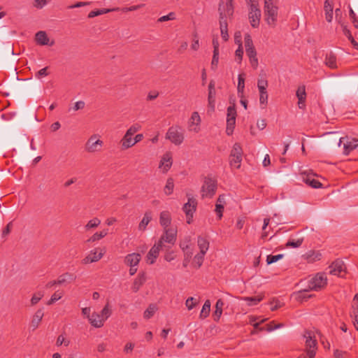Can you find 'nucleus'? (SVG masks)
<instances>
[{
    "instance_id": "6e6d98bb",
    "label": "nucleus",
    "mask_w": 358,
    "mask_h": 358,
    "mask_svg": "<svg viewBox=\"0 0 358 358\" xmlns=\"http://www.w3.org/2000/svg\"><path fill=\"white\" fill-rule=\"evenodd\" d=\"M219 62V52H213V59L211 62V69L215 70Z\"/></svg>"
},
{
    "instance_id": "a211bd4d",
    "label": "nucleus",
    "mask_w": 358,
    "mask_h": 358,
    "mask_svg": "<svg viewBox=\"0 0 358 358\" xmlns=\"http://www.w3.org/2000/svg\"><path fill=\"white\" fill-rule=\"evenodd\" d=\"M164 250V249L161 247L160 245L155 243L150 250L147 255V261L150 262V264H152L155 262L156 259L159 256V253L160 250Z\"/></svg>"
},
{
    "instance_id": "052dcab7",
    "label": "nucleus",
    "mask_w": 358,
    "mask_h": 358,
    "mask_svg": "<svg viewBox=\"0 0 358 358\" xmlns=\"http://www.w3.org/2000/svg\"><path fill=\"white\" fill-rule=\"evenodd\" d=\"M222 314V309H219V308H215V310L213 314V320L215 322H218L220 319Z\"/></svg>"
},
{
    "instance_id": "7ed1b4c3",
    "label": "nucleus",
    "mask_w": 358,
    "mask_h": 358,
    "mask_svg": "<svg viewBox=\"0 0 358 358\" xmlns=\"http://www.w3.org/2000/svg\"><path fill=\"white\" fill-rule=\"evenodd\" d=\"M139 124L136 123L131 125L126 131L122 138L120 140L121 150H125L135 145L133 136L141 129Z\"/></svg>"
},
{
    "instance_id": "bf43d9fd",
    "label": "nucleus",
    "mask_w": 358,
    "mask_h": 358,
    "mask_svg": "<svg viewBox=\"0 0 358 358\" xmlns=\"http://www.w3.org/2000/svg\"><path fill=\"white\" fill-rule=\"evenodd\" d=\"M108 303H107L103 308L101 310V315H103V317L105 319V320L110 315V310L108 308Z\"/></svg>"
},
{
    "instance_id": "4be33fe9",
    "label": "nucleus",
    "mask_w": 358,
    "mask_h": 358,
    "mask_svg": "<svg viewBox=\"0 0 358 358\" xmlns=\"http://www.w3.org/2000/svg\"><path fill=\"white\" fill-rule=\"evenodd\" d=\"M90 324L96 328H99L103 326L105 319L103 317V315L97 313H93L89 320Z\"/></svg>"
},
{
    "instance_id": "e433bc0d",
    "label": "nucleus",
    "mask_w": 358,
    "mask_h": 358,
    "mask_svg": "<svg viewBox=\"0 0 358 358\" xmlns=\"http://www.w3.org/2000/svg\"><path fill=\"white\" fill-rule=\"evenodd\" d=\"M100 224L101 220L98 217H94L85 225V229L86 231H88L91 229L96 228Z\"/></svg>"
},
{
    "instance_id": "c03bdc74",
    "label": "nucleus",
    "mask_w": 358,
    "mask_h": 358,
    "mask_svg": "<svg viewBox=\"0 0 358 358\" xmlns=\"http://www.w3.org/2000/svg\"><path fill=\"white\" fill-rule=\"evenodd\" d=\"M283 326L284 324L282 323L276 324L275 321H272L265 325V331H271Z\"/></svg>"
},
{
    "instance_id": "f03ea898",
    "label": "nucleus",
    "mask_w": 358,
    "mask_h": 358,
    "mask_svg": "<svg viewBox=\"0 0 358 358\" xmlns=\"http://www.w3.org/2000/svg\"><path fill=\"white\" fill-rule=\"evenodd\" d=\"M303 337L306 338L305 347H306V355H301L299 358H314L317 349V341L310 331H306Z\"/></svg>"
},
{
    "instance_id": "864d4df0",
    "label": "nucleus",
    "mask_w": 358,
    "mask_h": 358,
    "mask_svg": "<svg viewBox=\"0 0 358 358\" xmlns=\"http://www.w3.org/2000/svg\"><path fill=\"white\" fill-rule=\"evenodd\" d=\"M224 205L222 203H216L215 211L217 213L218 220H221L223 216Z\"/></svg>"
},
{
    "instance_id": "39448f33",
    "label": "nucleus",
    "mask_w": 358,
    "mask_h": 358,
    "mask_svg": "<svg viewBox=\"0 0 358 358\" xmlns=\"http://www.w3.org/2000/svg\"><path fill=\"white\" fill-rule=\"evenodd\" d=\"M177 231L175 229H164V233L161 236L159 240L157 243L160 245L161 247L164 249L170 248L173 245L176 241Z\"/></svg>"
},
{
    "instance_id": "338daca9",
    "label": "nucleus",
    "mask_w": 358,
    "mask_h": 358,
    "mask_svg": "<svg viewBox=\"0 0 358 358\" xmlns=\"http://www.w3.org/2000/svg\"><path fill=\"white\" fill-rule=\"evenodd\" d=\"M69 341L65 342V338L62 335H60L57 337V339L56 341V344L57 346H60L62 344H64L65 346H67V345H69Z\"/></svg>"
},
{
    "instance_id": "4c0bfd02",
    "label": "nucleus",
    "mask_w": 358,
    "mask_h": 358,
    "mask_svg": "<svg viewBox=\"0 0 358 358\" xmlns=\"http://www.w3.org/2000/svg\"><path fill=\"white\" fill-rule=\"evenodd\" d=\"M174 188L173 180L171 178H168L164 191L165 194L170 195L173 193Z\"/></svg>"
},
{
    "instance_id": "5701e85b",
    "label": "nucleus",
    "mask_w": 358,
    "mask_h": 358,
    "mask_svg": "<svg viewBox=\"0 0 358 358\" xmlns=\"http://www.w3.org/2000/svg\"><path fill=\"white\" fill-rule=\"evenodd\" d=\"M296 96L299 99L298 106L300 108H303L305 107V101L306 99V87L304 85L300 86L298 87L296 90Z\"/></svg>"
},
{
    "instance_id": "473e14b6",
    "label": "nucleus",
    "mask_w": 358,
    "mask_h": 358,
    "mask_svg": "<svg viewBox=\"0 0 358 358\" xmlns=\"http://www.w3.org/2000/svg\"><path fill=\"white\" fill-rule=\"evenodd\" d=\"M197 245L200 250V252L206 253L209 248V241L205 237L199 236L197 239Z\"/></svg>"
},
{
    "instance_id": "f8f14e48",
    "label": "nucleus",
    "mask_w": 358,
    "mask_h": 358,
    "mask_svg": "<svg viewBox=\"0 0 358 358\" xmlns=\"http://www.w3.org/2000/svg\"><path fill=\"white\" fill-rule=\"evenodd\" d=\"M105 253L104 249L96 248L92 250L90 253L82 259V264H89L99 261Z\"/></svg>"
},
{
    "instance_id": "09e8293b",
    "label": "nucleus",
    "mask_w": 358,
    "mask_h": 358,
    "mask_svg": "<svg viewBox=\"0 0 358 358\" xmlns=\"http://www.w3.org/2000/svg\"><path fill=\"white\" fill-rule=\"evenodd\" d=\"M63 296L62 292H55L51 296L50 299L48 301V305H51L57 301L59 300Z\"/></svg>"
},
{
    "instance_id": "a18cd8bd",
    "label": "nucleus",
    "mask_w": 358,
    "mask_h": 358,
    "mask_svg": "<svg viewBox=\"0 0 358 358\" xmlns=\"http://www.w3.org/2000/svg\"><path fill=\"white\" fill-rule=\"evenodd\" d=\"M208 112L211 111L213 112L215 110V94H209L208 96Z\"/></svg>"
},
{
    "instance_id": "c756f323",
    "label": "nucleus",
    "mask_w": 358,
    "mask_h": 358,
    "mask_svg": "<svg viewBox=\"0 0 358 358\" xmlns=\"http://www.w3.org/2000/svg\"><path fill=\"white\" fill-rule=\"evenodd\" d=\"M76 278V277L73 273L66 272L58 277L57 282L58 285H62L65 282H71L75 280Z\"/></svg>"
},
{
    "instance_id": "6ab92c4d",
    "label": "nucleus",
    "mask_w": 358,
    "mask_h": 358,
    "mask_svg": "<svg viewBox=\"0 0 358 358\" xmlns=\"http://www.w3.org/2000/svg\"><path fill=\"white\" fill-rule=\"evenodd\" d=\"M322 255L320 251L310 250L303 255L304 259L309 264L320 261Z\"/></svg>"
},
{
    "instance_id": "774afa93",
    "label": "nucleus",
    "mask_w": 358,
    "mask_h": 358,
    "mask_svg": "<svg viewBox=\"0 0 358 358\" xmlns=\"http://www.w3.org/2000/svg\"><path fill=\"white\" fill-rule=\"evenodd\" d=\"M48 75V67H45V68H43L41 69V70H39L37 73L36 74V76L38 78H40L43 76H46Z\"/></svg>"
},
{
    "instance_id": "b1692460",
    "label": "nucleus",
    "mask_w": 358,
    "mask_h": 358,
    "mask_svg": "<svg viewBox=\"0 0 358 358\" xmlns=\"http://www.w3.org/2000/svg\"><path fill=\"white\" fill-rule=\"evenodd\" d=\"M324 10L325 12V18L328 22H331L333 20V2L331 0H326L324 3Z\"/></svg>"
},
{
    "instance_id": "680f3d73",
    "label": "nucleus",
    "mask_w": 358,
    "mask_h": 358,
    "mask_svg": "<svg viewBox=\"0 0 358 358\" xmlns=\"http://www.w3.org/2000/svg\"><path fill=\"white\" fill-rule=\"evenodd\" d=\"M183 252L185 256V261L189 262L193 255V250L192 247L190 246V250H185V251H183Z\"/></svg>"
},
{
    "instance_id": "aec40b11",
    "label": "nucleus",
    "mask_w": 358,
    "mask_h": 358,
    "mask_svg": "<svg viewBox=\"0 0 358 358\" xmlns=\"http://www.w3.org/2000/svg\"><path fill=\"white\" fill-rule=\"evenodd\" d=\"M141 259L138 253H131L127 255L124 259V263L129 266H137Z\"/></svg>"
},
{
    "instance_id": "f257e3e1",
    "label": "nucleus",
    "mask_w": 358,
    "mask_h": 358,
    "mask_svg": "<svg viewBox=\"0 0 358 358\" xmlns=\"http://www.w3.org/2000/svg\"><path fill=\"white\" fill-rule=\"evenodd\" d=\"M264 17L266 23L271 27H275L278 20V7L273 0H264Z\"/></svg>"
},
{
    "instance_id": "cd10ccee",
    "label": "nucleus",
    "mask_w": 358,
    "mask_h": 358,
    "mask_svg": "<svg viewBox=\"0 0 358 358\" xmlns=\"http://www.w3.org/2000/svg\"><path fill=\"white\" fill-rule=\"evenodd\" d=\"M43 311L42 309H38L34 314V315L32 317L31 322V327L33 328V329H36L38 328L40 322L42 320V318L43 317Z\"/></svg>"
},
{
    "instance_id": "1a4fd4ad",
    "label": "nucleus",
    "mask_w": 358,
    "mask_h": 358,
    "mask_svg": "<svg viewBox=\"0 0 358 358\" xmlns=\"http://www.w3.org/2000/svg\"><path fill=\"white\" fill-rule=\"evenodd\" d=\"M327 285V278L324 273H317L308 282V288L310 290L318 291Z\"/></svg>"
},
{
    "instance_id": "8fccbe9b",
    "label": "nucleus",
    "mask_w": 358,
    "mask_h": 358,
    "mask_svg": "<svg viewBox=\"0 0 358 358\" xmlns=\"http://www.w3.org/2000/svg\"><path fill=\"white\" fill-rule=\"evenodd\" d=\"M283 257V255L279 254L276 255H268L266 257V262L268 264H273L274 262H276L277 261L280 260Z\"/></svg>"
},
{
    "instance_id": "ddd939ff",
    "label": "nucleus",
    "mask_w": 358,
    "mask_h": 358,
    "mask_svg": "<svg viewBox=\"0 0 358 358\" xmlns=\"http://www.w3.org/2000/svg\"><path fill=\"white\" fill-rule=\"evenodd\" d=\"M248 17L251 26L254 28L258 27L261 17V10L259 6L250 5Z\"/></svg>"
},
{
    "instance_id": "2f4dec72",
    "label": "nucleus",
    "mask_w": 358,
    "mask_h": 358,
    "mask_svg": "<svg viewBox=\"0 0 358 358\" xmlns=\"http://www.w3.org/2000/svg\"><path fill=\"white\" fill-rule=\"evenodd\" d=\"M325 64L331 69H337L336 57L334 53L330 52L327 54Z\"/></svg>"
},
{
    "instance_id": "f704fd0d",
    "label": "nucleus",
    "mask_w": 358,
    "mask_h": 358,
    "mask_svg": "<svg viewBox=\"0 0 358 358\" xmlns=\"http://www.w3.org/2000/svg\"><path fill=\"white\" fill-rule=\"evenodd\" d=\"M205 255V253L199 252L194 256L192 262V265L194 267L196 268H199L201 266L204 260Z\"/></svg>"
},
{
    "instance_id": "423d86ee",
    "label": "nucleus",
    "mask_w": 358,
    "mask_h": 358,
    "mask_svg": "<svg viewBox=\"0 0 358 358\" xmlns=\"http://www.w3.org/2000/svg\"><path fill=\"white\" fill-rule=\"evenodd\" d=\"M217 187V180L210 176L204 178L203 184L201 187V197H213L216 192Z\"/></svg>"
},
{
    "instance_id": "79ce46f5",
    "label": "nucleus",
    "mask_w": 358,
    "mask_h": 358,
    "mask_svg": "<svg viewBox=\"0 0 358 358\" xmlns=\"http://www.w3.org/2000/svg\"><path fill=\"white\" fill-rule=\"evenodd\" d=\"M236 41L238 43V48L235 52V56L238 59V63H241L243 59V50L242 47V43L241 40L237 41V38H235Z\"/></svg>"
},
{
    "instance_id": "4468645a",
    "label": "nucleus",
    "mask_w": 358,
    "mask_h": 358,
    "mask_svg": "<svg viewBox=\"0 0 358 358\" xmlns=\"http://www.w3.org/2000/svg\"><path fill=\"white\" fill-rule=\"evenodd\" d=\"M329 273L334 275L343 277L345 273V265L341 259H336L329 266Z\"/></svg>"
},
{
    "instance_id": "5fc2aeb1",
    "label": "nucleus",
    "mask_w": 358,
    "mask_h": 358,
    "mask_svg": "<svg viewBox=\"0 0 358 358\" xmlns=\"http://www.w3.org/2000/svg\"><path fill=\"white\" fill-rule=\"evenodd\" d=\"M234 13L233 0H227L226 3V12L224 14L227 15H232Z\"/></svg>"
},
{
    "instance_id": "0eeeda50",
    "label": "nucleus",
    "mask_w": 358,
    "mask_h": 358,
    "mask_svg": "<svg viewBox=\"0 0 358 358\" xmlns=\"http://www.w3.org/2000/svg\"><path fill=\"white\" fill-rule=\"evenodd\" d=\"M166 138L176 145H180L184 141V134L182 128L178 125L169 127L166 134Z\"/></svg>"
},
{
    "instance_id": "393cba45",
    "label": "nucleus",
    "mask_w": 358,
    "mask_h": 358,
    "mask_svg": "<svg viewBox=\"0 0 358 358\" xmlns=\"http://www.w3.org/2000/svg\"><path fill=\"white\" fill-rule=\"evenodd\" d=\"M146 277L144 273H140L135 278L131 289L134 292H137L145 282Z\"/></svg>"
},
{
    "instance_id": "603ef678",
    "label": "nucleus",
    "mask_w": 358,
    "mask_h": 358,
    "mask_svg": "<svg viewBox=\"0 0 358 358\" xmlns=\"http://www.w3.org/2000/svg\"><path fill=\"white\" fill-rule=\"evenodd\" d=\"M175 19H176V13H173V12H171V13H169L166 15H164V16L160 17L157 20V22H166V21H169V20H173Z\"/></svg>"
},
{
    "instance_id": "58836bf2",
    "label": "nucleus",
    "mask_w": 358,
    "mask_h": 358,
    "mask_svg": "<svg viewBox=\"0 0 358 358\" xmlns=\"http://www.w3.org/2000/svg\"><path fill=\"white\" fill-rule=\"evenodd\" d=\"M157 306L155 304H150L148 308L145 310L143 316L145 319H150L151 318L155 311L157 310Z\"/></svg>"
},
{
    "instance_id": "dca6fc26",
    "label": "nucleus",
    "mask_w": 358,
    "mask_h": 358,
    "mask_svg": "<svg viewBox=\"0 0 358 358\" xmlns=\"http://www.w3.org/2000/svg\"><path fill=\"white\" fill-rule=\"evenodd\" d=\"M201 117L198 112H193L188 122L189 131L198 133L200 131Z\"/></svg>"
},
{
    "instance_id": "f3484780",
    "label": "nucleus",
    "mask_w": 358,
    "mask_h": 358,
    "mask_svg": "<svg viewBox=\"0 0 358 358\" xmlns=\"http://www.w3.org/2000/svg\"><path fill=\"white\" fill-rule=\"evenodd\" d=\"M172 155L171 152H166L162 157L159 168L163 169V173H166L172 166Z\"/></svg>"
},
{
    "instance_id": "e2e57ef3",
    "label": "nucleus",
    "mask_w": 358,
    "mask_h": 358,
    "mask_svg": "<svg viewBox=\"0 0 358 358\" xmlns=\"http://www.w3.org/2000/svg\"><path fill=\"white\" fill-rule=\"evenodd\" d=\"M47 3L46 0H34V7L37 8H43Z\"/></svg>"
},
{
    "instance_id": "13d9d810",
    "label": "nucleus",
    "mask_w": 358,
    "mask_h": 358,
    "mask_svg": "<svg viewBox=\"0 0 358 358\" xmlns=\"http://www.w3.org/2000/svg\"><path fill=\"white\" fill-rule=\"evenodd\" d=\"M269 222H270V219L269 218H264V224H263V227H262V230L264 231L262 234V239H265L267 236H268V234L267 232L265 231L267 226L269 224Z\"/></svg>"
},
{
    "instance_id": "4d7b16f0",
    "label": "nucleus",
    "mask_w": 358,
    "mask_h": 358,
    "mask_svg": "<svg viewBox=\"0 0 358 358\" xmlns=\"http://www.w3.org/2000/svg\"><path fill=\"white\" fill-rule=\"evenodd\" d=\"M43 296V294L41 292L35 293L31 299V305L36 304L42 299Z\"/></svg>"
},
{
    "instance_id": "37998d69",
    "label": "nucleus",
    "mask_w": 358,
    "mask_h": 358,
    "mask_svg": "<svg viewBox=\"0 0 358 358\" xmlns=\"http://www.w3.org/2000/svg\"><path fill=\"white\" fill-rule=\"evenodd\" d=\"M244 42H245V51L248 50L253 49L255 48L253 41L252 40L251 36L249 34H246L244 37Z\"/></svg>"
},
{
    "instance_id": "412c9836",
    "label": "nucleus",
    "mask_w": 358,
    "mask_h": 358,
    "mask_svg": "<svg viewBox=\"0 0 358 358\" xmlns=\"http://www.w3.org/2000/svg\"><path fill=\"white\" fill-rule=\"evenodd\" d=\"M159 223L164 229H170L169 226L171 223V213L168 210H164L159 215Z\"/></svg>"
},
{
    "instance_id": "de8ad7c7",
    "label": "nucleus",
    "mask_w": 358,
    "mask_h": 358,
    "mask_svg": "<svg viewBox=\"0 0 358 358\" xmlns=\"http://www.w3.org/2000/svg\"><path fill=\"white\" fill-rule=\"evenodd\" d=\"M169 248L164 249L166 250L164 255V259L167 262H171L172 260L176 259V255L173 250H169Z\"/></svg>"
},
{
    "instance_id": "9d476101",
    "label": "nucleus",
    "mask_w": 358,
    "mask_h": 358,
    "mask_svg": "<svg viewBox=\"0 0 358 358\" xmlns=\"http://www.w3.org/2000/svg\"><path fill=\"white\" fill-rule=\"evenodd\" d=\"M188 201L185 203L182 207V210L185 213L187 223L191 224L193 221L194 213L196 210L197 201L194 197H190L187 194Z\"/></svg>"
},
{
    "instance_id": "c85d7f7f",
    "label": "nucleus",
    "mask_w": 358,
    "mask_h": 358,
    "mask_svg": "<svg viewBox=\"0 0 358 358\" xmlns=\"http://www.w3.org/2000/svg\"><path fill=\"white\" fill-rule=\"evenodd\" d=\"M152 212L150 210L146 211L144 214L142 220L138 224V229L140 231H145L148 224L152 220Z\"/></svg>"
},
{
    "instance_id": "72a5a7b5",
    "label": "nucleus",
    "mask_w": 358,
    "mask_h": 358,
    "mask_svg": "<svg viewBox=\"0 0 358 358\" xmlns=\"http://www.w3.org/2000/svg\"><path fill=\"white\" fill-rule=\"evenodd\" d=\"M244 89H245L244 75L243 74H239L238 77L237 90H238V96L241 98L243 97Z\"/></svg>"
},
{
    "instance_id": "6e6552de",
    "label": "nucleus",
    "mask_w": 358,
    "mask_h": 358,
    "mask_svg": "<svg viewBox=\"0 0 358 358\" xmlns=\"http://www.w3.org/2000/svg\"><path fill=\"white\" fill-rule=\"evenodd\" d=\"M243 159V149L238 143H236L229 155V164L231 167L240 169Z\"/></svg>"
},
{
    "instance_id": "49530a36",
    "label": "nucleus",
    "mask_w": 358,
    "mask_h": 358,
    "mask_svg": "<svg viewBox=\"0 0 358 358\" xmlns=\"http://www.w3.org/2000/svg\"><path fill=\"white\" fill-rule=\"evenodd\" d=\"M303 238H299L297 240H289L286 243V247L299 248L303 243Z\"/></svg>"
},
{
    "instance_id": "c9c22d12",
    "label": "nucleus",
    "mask_w": 358,
    "mask_h": 358,
    "mask_svg": "<svg viewBox=\"0 0 358 358\" xmlns=\"http://www.w3.org/2000/svg\"><path fill=\"white\" fill-rule=\"evenodd\" d=\"M210 311V302L209 300H206L202 307L201 310L200 315H199L200 318L201 319L206 318L209 315Z\"/></svg>"
},
{
    "instance_id": "bb28decb",
    "label": "nucleus",
    "mask_w": 358,
    "mask_h": 358,
    "mask_svg": "<svg viewBox=\"0 0 358 358\" xmlns=\"http://www.w3.org/2000/svg\"><path fill=\"white\" fill-rule=\"evenodd\" d=\"M35 40L36 43L41 45H48L49 42V38L43 31H39L36 34Z\"/></svg>"
},
{
    "instance_id": "a878e982",
    "label": "nucleus",
    "mask_w": 358,
    "mask_h": 358,
    "mask_svg": "<svg viewBox=\"0 0 358 358\" xmlns=\"http://www.w3.org/2000/svg\"><path fill=\"white\" fill-rule=\"evenodd\" d=\"M358 147V138H352L350 141H347L346 143H344V150L343 153L345 155L350 154V152L354 150Z\"/></svg>"
},
{
    "instance_id": "9b49d317",
    "label": "nucleus",
    "mask_w": 358,
    "mask_h": 358,
    "mask_svg": "<svg viewBox=\"0 0 358 358\" xmlns=\"http://www.w3.org/2000/svg\"><path fill=\"white\" fill-rule=\"evenodd\" d=\"M227 117L226 133L227 135L229 136L233 134L234 129L235 128L236 118L237 115L236 106L234 103L232 106H229L227 108Z\"/></svg>"
},
{
    "instance_id": "a19ab883",
    "label": "nucleus",
    "mask_w": 358,
    "mask_h": 358,
    "mask_svg": "<svg viewBox=\"0 0 358 358\" xmlns=\"http://www.w3.org/2000/svg\"><path fill=\"white\" fill-rule=\"evenodd\" d=\"M304 181L306 184L309 185L310 187L313 188H318L322 186V183L320 181L314 178H311L308 176L304 179Z\"/></svg>"
},
{
    "instance_id": "69168bd1",
    "label": "nucleus",
    "mask_w": 358,
    "mask_h": 358,
    "mask_svg": "<svg viewBox=\"0 0 358 358\" xmlns=\"http://www.w3.org/2000/svg\"><path fill=\"white\" fill-rule=\"evenodd\" d=\"M248 58H249V61H250V63L252 67L254 69H256L259 64L258 59H257V56H252V57H250Z\"/></svg>"
},
{
    "instance_id": "ea45409f",
    "label": "nucleus",
    "mask_w": 358,
    "mask_h": 358,
    "mask_svg": "<svg viewBox=\"0 0 358 358\" xmlns=\"http://www.w3.org/2000/svg\"><path fill=\"white\" fill-rule=\"evenodd\" d=\"M262 299V296H255L251 297H244L243 300L248 302V306H255L259 303Z\"/></svg>"
},
{
    "instance_id": "0e129e2a",
    "label": "nucleus",
    "mask_w": 358,
    "mask_h": 358,
    "mask_svg": "<svg viewBox=\"0 0 358 358\" xmlns=\"http://www.w3.org/2000/svg\"><path fill=\"white\" fill-rule=\"evenodd\" d=\"M12 228H13V222H10L6 225V227L3 229V230L2 231V236L4 237V236L8 235L10 233Z\"/></svg>"
},
{
    "instance_id": "3c124183",
    "label": "nucleus",
    "mask_w": 358,
    "mask_h": 358,
    "mask_svg": "<svg viewBox=\"0 0 358 358\" xmlns=\"http://www.w3.org/2000/svg\"><path fill=\"white\" fill-rule=\"evenodd\" d=\"M198 303V301L194 297H189L186 301L185 305L188 310H192Z\"/></svg>"
},
{
    "instance_id": "7c9ffc66",
    "label": "nucleus",
    "mask_w": 358,
    "mask_h": 358,
    "mask_svg": "<svg viewBox=\"0 0 358 358\" xmlns=\"http://www.w3.org/2000/svg\"><path fill=\"white\" fill-rule=\"evenodd\" d=\"M108 234V229H104L101 231L94 233L91 237H90L87 240V243H94L98 241L103 238L106 237Z\"/></svg>"
},
{
    "instance_id": "20e7f679",
    "label": "nucleus",
    "mask_w": 358,
    "mask_h": 358,
    "mask_svg": "<svg viewBox=\"0 0 358 358\" xmlns=\"http://www.w3.org/2000/svg\"><path fill=\"white\" fill-rule=\"evenodd\" d=\"M104 145L101 137L98 134L90 136L85 144V150L88 153H95L100 152Z\"/></svg>"
},
{
    "instance_id": "2eb2a0df",
    "label": "nucleus",
    "mask_w": 358,
    "mask_h": 358,
    "mask_svg": "<svg viewBox=\"0 0 358 358\" xmlns=\"http://www.w3.org/2000/svg\"><path fill=\"white\" fill-rule=\"evenodd\" d=\"M221 3L219 5V11H220V28L221 31V36L224 41H228L229 34H228V28H227V14H224V13L221 10Z\"/></svg>"
}]
</instances>
